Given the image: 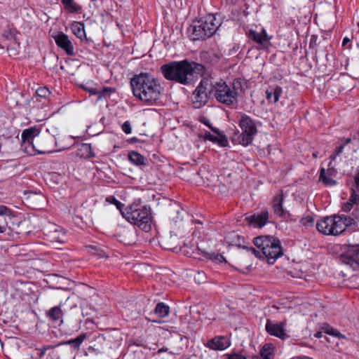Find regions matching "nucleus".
Segmentation results:
<instances>
[{"label":"nucleus","instance_id":"obj_36","mask_svg":"<svg viewBox=\"0 0 359 359\" xmlns=\"http://www.w3.org/2000/svg\"><path fill=\"white\" fill-rule=\"evenodd\" d=\"M344 151V145H339L336 147L335 150L333 151L332 155L330 156V159L332 161H334L336 159V157L339 155H340Z\"/></svg>","mask_w":359,"mask_h":359},{"label":"nucleus","instance_id":"obj_24","mask_svg":"<svg viewBox=\"0 0 359 359\" xmlns=\"http://www.w3.org/2000/svg\"><path fill=\"white\" fill-rule=\"evenodd\" d=\"M283 93L282 88L279 86L271 87L270 89L266 91V99L273 103H276Z\"/></svg>","mask_w":359,"mask_h":359},{"label":"nucleus","instance_id":"obj_45","mask_svg":"<svg viewBox=\"0 0 359 359\" xmlns=\"http://www.w3.org/2000/svg\"><path fill=\"white\" fill-rule=\"evenodd\" d=\"M48 348L46 347H43L41 350L40 353L39 354V358H42L44 355Z\"/></svg>","mask_w":359,"mask_h":359},{"label":"nucleus","instance_id":"obj_44","mask_svg":"<svg viewBox=\"0 0 359 359\" xmlns=\"http://www.w3.org/2000/svg\"><path fill=\"white\" fill-rule=\"evenodd\" d=\"M355 183L356 187L359 188V171L355 177Z\"/></svg>","mask_w":359,"mask_h":359},{"label":"nucleus","instance_id":"obj_17","mask_svg":"<svg viewBox=\"0 0 359 359\" xmlns=\"http://www.w3.org/2000/svg\"><path fill=\"white\" fill-rule=\"evenodd\" d=\"M62 303L59 305L50 308L46 313V316L52 323L61 325L63 323L64 312L62 309Z\"/></svg>","mask_w":359,"mask_h":359},{"label":"nucleus","instance_id":"obj_31","mask_svg":"<svg viewBox=\"0 0 359 359\" xmlns=\"http://www.w3.org/2000/svg\"><path fill=\"white\" fill-rule=\"evenodd\" d=\"M170 308L165 304L160 302L156 304L154 313L160 318H164L169 314Z\"/></svg>","mask_w":359,"mask_h":359},{"label":"nucleus","instance_id":"obj_26","mask_svg":"<svg viewBox=\"0 0 359 359\" xmlns=\"http://www.w3.org/2000/svg\"><path fill=\"white\" fill-rule=\"evenodd\" d=\"M0 215L6 216L8 218L7 221H8L9 223H11L13 226H19L20 224V221H15L16 216L15 215L14 212L6 206L0 205Z\"/></svg>","mask_w":359,"mask_h":359},{"label":"nucleus","instance_id":"obj_37","mask_svg":"<svg viewBox=\"0 0 359 359\" xmlns=\"http://www.w3.org/2000/svg\"><path fill=\"white\" fill-rule=\"evenodd\" d=\"M53 233H55V236L53 235V239H55L57 242L61 243L64 239V233L58 231L57 228L55 229Z\"/></svg>","mask_w":359,"mask_h":359},{"label":"nucleus","instance_id":"obj_1","mask_svg":"<svg viewBox=\"0 0 359 359\" xmlns=\"http://www.w3.org/2000/svg\"><path fill=\"white\" fill-rule=\"evenodd\" d=\"M130 86L133 95L144 103L151 104L160 99L161 84L147 73L135 75L130 80Z\"/></svg>","mask_w":359,"mask_h":359},{"label":"nucleus","instance_id":"obj_23","mask_svg":"<svg viewBox=\"0 0 359 359\" xmlns=\"http://www.w3.org/2000/svg\"><path fill=\"white\" fill-rule=\"evenodd\" d=\"M177 238L175 235H169L161 238L160 244L166 250H172L177 246Z\"/></svg>","mask_w":359,"mask_h":359},{"label":"nucleus","instance_id":"obj_52","mask_svg":"<svg viewBox=\"0 0 359 359\" xmlns=\"http://www.w3.org/2000/svg\"><path fill=\"white\" fill-rule=\"evenodd\" d=\"M294 359H304V358H294Z\"/></svg>","mask_w":359,"mask_h":359},{"label":"nucleus","instance_id":"obj_46","mask_svg":"<svg viewBox=\"0 0 359 359\" xmlns=\"http://www.w3.org/2000/svg\"><path fill=\"white\" fill-rule=\"evenodd\" d=\"M349 42L350 39L348 37H345L342 41V46H345Z\"/></svg>","mask_w":359,"mask_h":359},{"label":"nucleus","instance_id":"obj_3","mask_svg":"<svg viewBox=\"0 0 359 359\" xmlns=\"http://www.w3.org/2000/svg\"><path fill=\"white\" fill-rule=\"evenodd\" d=\"M163 76L170 81H174L184 85L191 83L194 74L193 65L187 60L172 62L161 67Z\"/></svg>","mask_w":359,"mask_h":359},{"label":"nucleus","instance_id":"obj_5","mask_svg":"<svg viewBox=\"0 0 359 359\" xmlns=\"http://www.w3.org/2000/svg\"><path fill=\"white\" fill-rule=\"evenodd\" d=\"M254 245L261 250L269 264H273L283 255L280 241L271 236H260L254 238Z\"/></svg>","mask_w":359,"mask_h":359},{"label":"nucleus","instance_id":"obj_2","mask_svg":"<svg viewBox=\"0 0 359 359\" xmlns=\"http://www.w3.org/2000/svg\"><path fill=\"white\" fill-rule=\"evenodd\" d=\"M222 25L217 14H208L199 20L194 21L189 27L187 33L192 41L205 40L212 36Z\"/></svg>","mask_w":359,"mask_h":359},{"label":"nucleus","instance_id":"obj_28","mask_svg":"<svg viewBox=\"0 0 359 359\" xmlns=\"http://www.w3.org/2000/svg\"><path fill=\"white\" fill-rule=\"evenodd\" d=\"M87 338L86 334H81L75 339L60 342L59 345H72L74 349H79L83 341Z\"/></svg>","mask_w":359,"mask_h":359},{"label":"nucleus","instance_id":"obj_7","mask_svg":"<svg viewBox=\"0 0 359 359\" xmlns=\"http://www.w3.org/2000/svg\"><path fill=\"white\" fill-rule=\"evenodd\" d=\"M212 94L216 100L223 104L230 106L238 102V93L234 86L228 85L225 81H214L212 79Z\"/></svg>","mask_w":359,"mask_h":359},{"label":"nucleus","instance_id":"obj_19","mask_svg":"<svg viewBox=\"0 0 359 359\" xmlns=\"http://www.w3.org/2000/svg\"><path fill=\"white\" fill-rule=\"evenodd\" d=\"M215 134L216 135H212L209 132H205L203 135V138L204 140H209L213 143H217L222 147H226L229 144L226 137L219 130V133Z\"/></svg>","mask_w":359,"mask_h":359},{"label":"nucleus","instance_id":"obj_51","mask_svg":"<svg viewBox=\"0 0 359 359\" xmlns=\"http://www.w3.org/2000/svg\"><path fill=\"white\" fill-rule=\"evenodd\" d=\"M313 218H312V217H309V218H308V222H313Z\"/></svg>","mask_w":359,"mask_h":359},{"label":"nucleus","instance_id":"obj_30","mask_svg":"<svg viewBox=\"0 0 359 359\" xmlns=\"http://www.w3.org/2000/svg\"><path fill=\"white\" fill-rule=\"evenodd\" d=\"M130 161L136 165H144V158L140 154L136 151H130L128 154Z\"/></svg>","mask_w":359,"mask_h":359},{"label":"nucleus","instance_id":"obj_15","mask_svg":"<svg viewBox=\"0 0 359 359\" xmlns=\"http://www.w3.org/2000/svg\"><path fill=\"white\" fill-rule=\"evenodd\" d=\"M248 36L250 39L258 43L262 48H268L271 44V36L267 34L264 29H262L260 32L251 29Z\"/></svg>","mask_w":359,"mask_h":359},{"label":"nucleus","instance_id":"obj_53","mask_svg":"<svg viewBox=\"0 0 359 359\" xmlns=\"http://www.w3.org/2000/svg\"><path fill=\"white\" fill-rule=\"evenodd\" d=\"M358 288L359 289V286L358 287Z\"/></svg>","mask_w":359,"mask_h":359},{"label":"nucleus","instance_id":"obj_40","mask_svg":"<svg viewBox=\"0 0 359 359\" xmlns=\"http://www.w3.org/2000/svg\"><path fill=\"white\" fill-rule=\"evenodd\" d=\"M8 227V229H13V225H11V223H9L8 221H7L6 219H5V225H0V233H4L6 230V227Z\"/></svg>","mask_w":359,"mask_h":359},{"label":"nucleus","instance_id":"obj_9","mask_svg":"<svg viewBox=\"0 0 359 359\" xmlns=\"http://www.w3.org/2000/svg\"><path fill=\"white\" fill-rule=\"evenodd\" d=\"M239 126L242 133L238 136V142L243 146H248L252 143L254 136L257 133L256 124L249 116L243 114L239 121Z\"/></svg>","mask_w":359,"mask_h":359},{"label":"nucleus","instance_id":"obj_43","mask_svg":"<svg viewBox=\"0 0 359 359\" xmlns=\"http://www.w3.org/2000/svg\"><path fill=\"white\" fill-rule=\"evenodd\" d=\"M214 259L217 261H218L219 262H224L225 261V259L224 257L221 255H217L215 256Z\"/></svg>","mask_w":359,"mask_h":359},{"label":"nucleus","instance_id":"obj_4","mask_svg":"<svg viewBox=\"0 0 359 359\" xmlns=\"http://www.w3.org/2000/svg\"><path fill=\"white\" fill-rule=\"evenodd\" d=\"M122 216L130 223L148 232L151 229L152 217L151 210L140 204H131L122 212Z\"/></svg>","mask_w":359,"mask_h":359},{"label":"nucleus","instance_id":"obj_21","mask_svg":"<svg viewBox=\"0 0 359 359\" xmlns=\"http://www.w3.org/2000/svg\"><path fill=\"white\" fill-rule=\"evenodd\" d=\"M274 346L271 344H266L261 349L259 355H255L251 359H273Z\"/></svg>","mask_w":359,"mask_h":359},{"label":"nucleus","instance_id":"obj_12","mask_svg":"<svg viewBox=\"0 0 359 359\" xmlns=\"http://www.w3.org/2000/svg\"><path fill=\"white\" fill-rule=\"evenodd\" d=\"M286 321L274 323L271 320H267L266 323V331L271 336L276 337L281 339H285L289 337L285 330Z\"/></svg>","mask_w":359,"mask_h":359},{"label":"nucleus","instance_id":"obj_42","mask_svg":"<svg viewBox=\"0 0 359 359\" xmlns=\"http://www.w3.org/2000/svg\"><path fill=\"white\" fill-rule=\"evenodd\" d=\"M340 142H341V145H344V147L346 144H348L351 142V138H346V139L341 138L340 140Z\"/></svg>","mask_w":359,"mask_h":359},{"label":"nucleus","instance_id":"obj_16","mask_svg":"<svg viewBox=\"0 0 359 359\" xmlns=\"http://www.w3.org/2000/svg\"><path fill=\"white\" fill-rule=\"evenodd\" d=\"M337 173L336 169L332 165V162L330 161L327 170L323 168L320 169L319 180L326 185H334L336 181L332 179V177L335 176Z\"/></svg>","mask_w":359,"mask_h":359},{"label":"nucleus","instance_id":"obj_32","mask_svg":"<svg viewBox=\"0 0 359 359\" xmlns=\"http://www.w3.org/2000/svg\"><path fill=\"white\" fill-rule=\"evenodd\" d=\"M171 212H172V214H175V213L177 214L176 217H172V220H174L175 222L182 220L183 219L184 214L186 213V212L179 206L172 207Z\"/></svg>","mask_w":359,"mask_h":359},{"label":"nucleus","instance_id":"obj_33","mask_svg":"<svg viewBox=\"0 0 359 359\" xmlns=\"http://www.w3.org/2000/svg\"><path fill=\"white\" fill-rule=\"evenodd\" d=\"M106 202L114 205L116 208L120 211L121 214L124 211V204L117 200L114 196H109L106 198Z\"/></svg>","mask_w":359,"mask_h":359},{"label":"nucleus","instance_id":"obj_49","mask_svg":"<svg viewBox=\"0 0 359 359\" xmlns=\"http://www.w3.org/2000/svg\"><path fill=\"white\" fill-rule=\"evenodd\" d=\"M312 156H313V158H317V157H318V153H317V152H313V153L312 154Z\"/></svg>","mask_w":359,"mask_h":359},{"label":"nucleus","instance_id":"obj_35","mask_svg":"<svg viewBox=\"0 0 359 359\" xmlns=\"http://www.w3.org/2000/svg\"><path fill=\"white\" fill-rule=\"evenodd\" d=\"M199 120L204 125L207 126L214 133H219V129L213 127L208 118L201 116L200 117Z\"/></svg>","mask_w":359,"mask_h":359},{"label":"nucleus","instance_id":"obj_50","mask_svg":"<svg viewBox=\"0 0 359 359\" xmlns=\"http://www.w3.org/2000/svg\"><path fill=\"white\" fill-rule=\"evenodd\" d=\"M67 147H59L58 151L65 150V149H67Z\"/></svg>","mask_w":359,"mask_h":359},{"label":"nucleus","instance_id":"obj_14","mask_svg":"<svg viewBox=\"0 0 359 359\" xmlns=\"http://www.w3.org/2000/svg\"><path fill=\"white\" fill-rule=\"evenodd\" d=\"M205 347L215 351H224L231 346V340L226 336H215L207 341Z\"/></svg>","mask_w":359,"mask_h":359},{"label":"nucleus","instance_id":"obj_18","mask_svg":"<svg viewBox=\"0 0 359 359\" xmlns=\"http://www.w3.org/2000/svg\"><path fill=\"white\" fill-rule=\"evenodd\" d=\"M269 212L265 210L247 217L248 222L255 227H263L269 220Z\"/></svg>","mask_w":359,"mask_h":359},{"label":"nucleus","instance_id":"obj_6","mask_svg":"<svg viewBox=\"0 0 359 359\" xmlns=\"http://www.w3.org/2000/svg\"><path fill=\"white\" fill-rule=\"evenodd\" d=\"M351 221L353 219L346 216L327 217L317 222L316 229L324 235L337 236L344 232Z\"/></svg>","mask_w":359,"mask_h":359},{"label":"nucleus","instance_id":"obj_39","mask_svg":"<svg viewBox=\"0 0 359 359\" xmlns=\"http://www.w3.org/2000/svg\"><path fill=\"white\" fill-rule=\"evenodd\" d=\"M226 356L227 359H247L243 355L237 353L227 354Z\"/></svg>","mask_w":359,"mask_h":359},{"label":"nucleus","instance_id":"obj_48","mask_svg":"<svg viewBox=\"0 0 359 359\" xmlns=\"http://www.w3.org/2000/svg\"><path fill=\"white\" fill-rule=\"evenodd\" d=\"M9 35H12L11 31L10 30L8 33L4 34L5 37L9 38Z\"/></svg>","mask_w":359,"mask_h":359},{"label":"nucleus","instance_id":"obj_27","mask_svg":"<svg viewBox=\"0 0 359 359\" xmlns=\"http://www.w3.org/2000/svg\"><path fill=\"white\" fill-rule=\"evenodd\" d=\"M64 8L69 13H79L82 7L74 0H61Z\"/></svg>","mask_w":359,"mask_h":359},{"label":"nucleus","instance_id":"obj_47","mask_svg":"<svg viewBox=\"0 0 359 359\" xmlns=\"http://www.w3.org/2000/svg\"><path fill=\"white\" fill-rule=\"evenodd\" d=\"M168 351V348H160V349L158 351V352H157V353L159 354V353H163V352H165V351Z\"/></svg>","mask_w":359,"mask_h":359},{"label":"nucleus","instance_id":"obj_22","mask_svg":"<svg viewBox=\"0 0 359 359\" xmlns=\"http://www.w3.org/2000/svg\"><path fill=\"white\" fill-rule=\"evenodd\" d=\"M283 194L280 191V194H277L273 199V210L274 213L280 217H283L285 215V211L283 208Z\"/></svg>","mask_w":359,"mask_h":359},{"label":"nucleus","instance_id":"obj_41","mask_svg":"<svg viewBox=\"0 0 359 359\" xmlns=\"http://www.w3.org/2000/svg\"><path fill=\"white\" fill-rule=\"evenodd\" d=\"M248 252L255 255V257H261L260 252L252 248H244Z\"/></svg>","mask_w":359,"mask_h":359},{"label":"nucleus","instance_id":"obj_38","mask_svg":"<svg viewBox=\"0 0 359 359\" xmlns=\"http://www.w3.org/2000/svg\"><path fill=\"white\" fill-rule=\"evenodd\" d=\"M122 130L126 134H130L132 131L130 123L128 121H125L122 125Z\"/></svg>","mask_w":359,"mask_h":359},{"label":"nucleus","instance_id":"obj_10","mask_svg":"<svg viewBox=\"0 0 359 359\" xmlns=\"http://www.w3.org/2000/svg\"><path fill=\"white\" fill-rule=\"evenodd\" d=\"M212 78H203L194 90L192 95V103L195 108L199 109L204 106L212 94Z\"/></svg>","mask_w":359,"mask_h":359},{"label":"nucleus","instance_id":"obj_20","mask_svg":"<svg viewBox=\"0 0 359 359\" xmlns=\"http://www.w3.org/2000/svg\"><path fill=\"white\" fill-rule=\"evenodd\" d=\"M76 156L81 158H89L95 157V154L92 151L90 144L80 143L76 144Z\"/></svg>","mask_w":359,"mask_h":359},{"label":"nucleus","instance_id":"obj_34","mask_svg":"<svg viewBox=\"0 0 359 359\" xmlns=\"http://www.w3.org/2000/svg\"><path fill=\"white\" fill-rule=\"evenodd\" d=\"M36 93L39 97L48 98L50 95V91L46 87H41L36 90Z\"/></svg>","mask_w":359,"mask_h":359},{"label":"nucleus","instance_id":"obj_29","mask_svg":"<svg viewBox=\"0 0 359 359\" xmlns=\"http://www.w3.org/2000/svg\"><path fill=\"white\" fill-rule=\"evenodd\" d=\"M71 29L73 34L81 40H83L86 38L84 25L83 23L74 22L72 25Z\"/></svg>","mask_w":359,"mask_h":359},{"label":"nucleus","instance_id":"obj_11","mask_svg":"<svg viewBox=\"0 0 359 359\" xmlns=\"http://www.w3.org/2000/svg\"><path fill=\"white\" fill-rule=\"evenodd\" d=\"M343 263L351 267L359 266V243H350L345 245L344 252L341 255Z\"/></svg>","mask_w":359,"mask_h":359},{"label":"nucleus","instance_id":"obj_25","mask_svg":"<svg viewBox=\"0 0 359 359\" xmlns=\"http://www.w3.org/2000/svg\"><path fill=\"white\" fill-rule=\"evenodd\" d=\"M353 206L359 207V194L352 189L348 201L343 205L342 210L344 212H348Z\"/></svg>","mask_w":359,"mask_h":359},{"label":"nucleus","instance_id":"obj_13","mask_svg":"<svg viewBox=\"0 0 359 359\" xmlns=\"http://www.w3.org/2000/svg\"><path fill=\"white\" fill-rule=\"evenodd\" d=\"M56 45L63 50L67 55H74V48L72 41L69 36L62 32H60L56 35L53 36Z\"/></svg>","mask_w":359,"mask_h":359},{"label":"nucleus","instance_id":"obj_8","mask_svg":"<svg viewBox=\"0 0 359 359\" xmlns=\"http://www.w3.org/2000/svg\"><path fill=\"white\" fill-rule=\"evenodd\" d=\"M39 135V130L36 127L29 128L22 131L21 147L24 152L29 156L50 153L48 149L39 150L34 144V139Z\"/></svg>","mask_w":359,"mask_h":359}]
</instances>
